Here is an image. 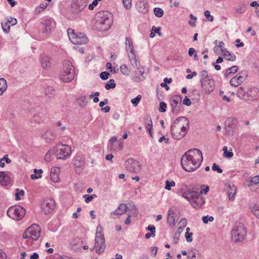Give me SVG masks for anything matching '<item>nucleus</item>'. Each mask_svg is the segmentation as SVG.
<instances>
[{"instance_id": "6e6552de", "label": "nucleus", "mask_w": 259, "mask_h": 259, "mask_svg": "<svg viewBox=\"0 0 259 259\" xmlns=\"http://www.w3.org/2000/svg\"><path fill=\"white\" fill-rule=\"evenodd\" d=\"M246 235V230L242 224H236L231 231L232 239L234 242L242 241Z\"/></svg>"}, {"instance_id": "bf43d9fd", "label": "nucleus", "mask_w": 259, "mask_h": 259, "mask_svg": "<svg viewBox=\"0 0 259 259\" xmlns=\"http://www.w3.org/2000/svg\"><path fill=\"white\" fill-rule=\"evenodd\" d=\"M49 205V203L47 201H44L43 203H41V208L44 210L45 213L47 214L49 213V210H47L46 208Z\"/></svg>"}, {"instance_id": "e433bc0d", "label": "nucleus", "mask_w": 259, "mask_h": 259, "mask_svg": "<svg viewBox=\"0 0 259 259\" xmlns=\"http://www.w3.org/2000/svg\"><path fill=\"white\" fill-rule=\"evenodd\" d=\"M224 151V156L226 157L231 158L233 156V153L232 152L228 151V147L227 146H224L223 148Z\"/></svg>"}, {"instance_id": "f8f14e48", "label": "nucleus", "mask_w": 259, "mask_h": 259, "mask_svg": "<svg viewBox=\"0 0 259 259\" xmlns=\"http://www.w3.org/2000/svg\"><path fill=\"white\" fill-rule=\"evenodd\" d=\"M182 100V98L179 95H176L171 98L170 105L171 111L174 114H178L181 111Z\"/></svg>"}, {"instance_id": "f3484780", "label": "nucleus", "mask_w": 259, "mask_h": 259, "mask_svg": "<svg viewBox=\"0 0 259 259\" xmlns=\"http://www.w3.org/2000/svg\"><path fill=\"white\" fill-rule=\"evenodd\" d=\"M243 72H239L236 76L233 77L230 81L232 86L237 87L241 84L245 79V77L242 75Z\"/></svg>"}, {"instance_id": "6e6d98bb", "label": "nucleus", "mask_w": 259, "mask_h": 259, "mask_svg": "<svg viewBox=\"0 0 259 259\" xmlns=\"http://www.w3.org/2000/svg\"><path fill=\"white\" fill-rule=\"evenodd\" d=\"M49 62V59L48 57L43 58L41 60V65L42 68H47L48 67V62Z\"/></svg>"}, {"instance_id": "423d86ee", "label": "nucleus", "mask_w": 259, "mask_h": 259, "mask_svg": "<svg viewBox=\"0 0 259 259\" xmlns=\"http://www.w3.org/2000/svg\"><path fill=\"white\" fill-rule=\"evenodd\" d=\"M73 66L69 60L63 62V68L60 74V79L65 82L71 81L74 77V71L72 68Z\"/></svg>"}, {"instance_id": "473e14b6", "label": "nucleus", "mask_w": 259, "mask_h": 259, "mask_svg": "<svg viewBox=\"0 0 259 259\" xmlns=\"http://www.w3.org/2000/svg\"><path fill=\"white\" fill-rule=\"evenodd\" d=\"M251 211L256 218L259 219V204H255L251 208Z\"/></svg>"}, {"instance_id": "13d9d810", "label": "nucleus", "mask_w": 259, "mask_h": 259, "mask_svg": "<svg viewBox=\"0 0 259 259\" xmlns=\"http://www.w3.org/2000/svg\"><path fill=\"white\" fill-rule=\"evenodd\" d=\"M212 169L213 170H216L219 173H222L223 172V170L215 163L213 164Z\"/></svg>"}, {"instance_id": "69168bd1", "label": "nucleus", "mask_w": 259, "mask_h": 259, "mask_svg": "<svg viewBox=\"0 0 259 259\" xmlns=\"http://www.w3.org/2000/svg\"><path fill=\"white\" fill-rule=\"evenodd\" d=\"M17 19L11 17L8 20V23H11L12 25H15L17 23Z\"/></svg>"}, {"instance_id": "4468645a", "label": "nucleus", "mask_w": 259, "mask_h": 259, "mask_svg": "<svg viewBox=\"0 0 259 259\" xmlns=\"http://www.w3.org/2000/svg\"><path fill=\"white\" fill-rule=\"evenodd\" d=\"M126 169L131 172L137 173L140 170L139 162L133 159H128L125 162Z\"/></svg>"}, {"instance_id": "0eeeda50", "label": "nucleus", "mask_w": 259, "mask_h": 259, "mask_svg": "<svg viewBox=\"0 0 259 259\" xmlns=\"http://www.w3.org/2000/svg\"><path fill=\"white\" fill-rule=\"evenodd\" d=\"M102 227L98 226L95 237V246L91 250L95 249L97 253L100 254L104 252L106 245L104 235L101 232Z\"/></svg>"}, {"instance_id": "9d476101", "label": "nucleus", "mask_w": 259, "mask_h": 259, "mask_svg": "<svg viewBox=\"0 0 259 259\" xmlns=\"http://www.w3.org/2000/svg\"><path fill=\"white\" fill-rule=\"evenodd\" d=\"M40 228L39 226L33 224L28 227L23 234V238L24 239H31L36 241L40 237Z\"/></svg>"}, {"instance_id": "a18cd8bd", "label": "nucleus", "mask_w": 259, "mask_h": 259, "mask_svg": "<svg viewBox=\"0 0 259 259\" xmlns=\"http://www.w3.org/2000/svg\"><path fill=\"white\" fill-rule=\"evenodd\" d=\"M17 192L15 193V199L16 200H20V196H23L24 195V191L23 190H19L18 189H16Z\"/></svg>"}, {"instance_id": "7c9ffc66", "label": "nucleus", "mask_w": 259, "mask_h": 259, "mask_svg": "<svg viewBox=\"0 0 259 259\" xmlns=\"http://www.w3.org/2000/svg\"><path fill=\"white\" fill-rule=\"evenodd\" d=\"M48 6V4L46 3H43L39 5V6L36 7L35 10V14H39L42 10L45 9L47 6Z\"/></svg>"}, {"instance_id": "4d7b16f0", "label": "nucleus", "mask_w": 259, "mask_h": 259, "mask_svg": "<svg viewBox=\"0 0 259 259\" xmlns=\"http://www.w3.org/2000/svg\"><path fill=\"white\" fill-rule=\"evenodd\" d=\"M225 44L223 41H219L218 45H217L218 48H220L221 49V52L223 53L224 51L226 50L227 49L224 48ZM217 48V47H215L214 48V49H215Z\"/></svg>"}, {"instance_id": "4c0bfd02", "label": "nucleus", "mask_w": 259, "mask_h": 259, "mask_svg": "<svg viewBox=\"0 0 259 259\" xmlns=\"http://www.w3.org/2000/svg\"><path fill=\"white\" fill-rule=\"evenodd\" d=\"M141 99L142 96L140 95H139L136 98L132 99L131 102L135 107H136L139 103Z\"/></svg>"}, {"instance_id": "393cba45", "label": "nucleus", "mask_w": 259, "mask_h": 259, "mask_svg": "<svg viewBox=\"0 0 259 259\" xmlns=\"http://www.w3.org/2000/svg\"><path fill=\"white\" fill-rule=\"evenodd\" d=\"M125 45L126 50L127 53L133 52V51H135L132 40V38L130 37H126L125 38Z\"/></svg>"}, {"instance_id": "0e129e2a", "label": "nucleus", "mask_w": 259, "mask_h": 259, "mask_svg": "<svg viewBox=\"0 0 259 259\" xmlns=\"http://www.w3.org/2000/svg\"><path fill=\"white\" fill-rule=\"evenodd\" d=\"M183 104L186 105V106H190L191 104V102L190 100V99L187 97V96H186L183 101Z\"/></svg>"}, {"instance_id": "412c9836", "label": "nucleus", "mask_w": 259, "mask_h": 259, "mask_svg": "<svg viewBox=\"0 0 259 259\" xmlns=\"http://www.w3.org/2000/svg\"><path fill=\"white\" fill-rule=\"evenodd\" d=\"M127 209V205L124 203H121L115 210L111 212L110 215L111 216L113 215H120L125 213Z\"/></svg>"}, {"instance_id": "ea45409f", "label": "nucleus", "mask_w": 259, "mask_h": 259, "mask_svg": "<svg viewBox=\"0 0 259 259\" xmlns=\"http://www.w3.org/2000/svg\"><path fill=\"white\" fill-rule=\"evenodd\" d=\"M176 185L175 182L174 181H169L168 180L165 182V189L167 190L171 189V187H174Z\"/></svg>"}, {"instance_id": "dca6fc26", "label": "nucleus", "mask_w": 259, "mask_h": 259, "mask_svg": "<svg viewBox=\"0 0 259 259\" xmlns=\"http://www.w3.org/2000/svg\"><path fill=\"white\" fill-rule=\"evenodd\" d=\"M178 215L176 214V209L175 208H170L167 213V222L168 225L174 226L178 220Z\"/></svg>"}, {"instance_id": "aec40b11", "label": "nucleus", "mask_w": 259, "mask_h": 259, "mask_svg": "<svg viewBox=\"0 0 259 259\" xmlns=\"http://www.w3.org/2000/svg\"><path fill=\"white\" fill-rule=\"evenodd\" d=\"M145 127L151 137H152V130L153 128L152 121L149 114H147L144 117Z\"/></svg>"}, {"instance_id": "c9c22d12", "label": "nucleus", "mask_w": 259, "mask_h": 259, "mask_svg": "<svg viewBox=\"0 0 259 259\" xmlns=\"http://www.w3.org/2000/svg\"><path fill=\"white\" fill-rule=\"evenodd\" d=\"M200 76L201 77L200 82H201L202 80H205L206 79L210 78V77L208 76L207 72L206 70H202V71H201Z\"/></svg>"}, {"instance_id": "49530a36", "label": "nucleus", "mask_w": 259, "mask_h": 259, "mask_svg": "<svg viewBox=\"0 0 259 259\" xmlns=\"http://www.w3.org/2000/svg\"><path fill=\"white\" fill-rule=\"evenodd\" d=\"M129 205L130 206V208H129L128 210H131L133 212V214L132 215H134L136 216L137 214V209L136 205L133 203H129Z\"/></svg>"}, {"instance_id": "c03bdc74", "label": "nucleus", "mask_w": 259, "mask_h": 259, "mask_svg": "<svg viewBox=\"0 0 259 259\" xmlns=\"http://www.w3.org/2000/svg\"><path fill=\"white\" fill-rule=\"evenodd\" d=\"M127 54L130 61L139 58L138 56L136 55V51H133V52H128Z\"/></svg>"}, {"instance_id": "5701e85b", "label": "nucleus", "mask_w": 259, "mask_h": 259, "mask_svg": "<svg viewBox=\"0 0 259 259\" xmlns=\"http://www.w3.org/2000/svg\"><path fill=\"white\" fill-rule=\"evenodd\" d=\"M237 96L240 99L248 101L249 100L248 94H247V92H246L244 89L242 87H240L237 92Z\"/></svg>"}, {"instance_id": "774afa93", "label": "nucleus", "mask_w": 259, "mask_h": 259, "mask_svg": "<svg viewBox=\"0 0 259 259\" xmlns=\"http://www.w3.org/2000/svg\"><path fill=\"white\" fill-rule=\"evenodd\" d=\"M147 230L148 231H150L151 233H155V228L154 226V225H150L148 226V227L147 228Z\"/></svg>"}, {"instance_id": "2f4dec72", "label": "nucleus", "mask_w": 259, "mask_h": 259, "mask_svg": "<svg viewBox=\"0 0 259 259\" xmlns=\"http://www.w3.org/2000/svg\"><path fill=\"white\" fill-rule=\"evenodd\" d=\"M116 87V83L113 79H110L105 85V89L109 90L111 89H114Z\"/></svg>"}, {"instance_id": "de8ad7c7", "label": "nucleus", "mask_w": 259, "mask_h": 259, "mask_svg": "<svg viewBox=\"0 0 259 259\" xmlns=\"http://www.w3.org/2000/svg\"><path fill=\"white\" fill-rule=\"evenodd\" d=\"M202 221L204 224H207L208 222H212L214 220L213 217L208 215L203 216L202 218Z\"/></svg>"}, {"instance_id": "a211bd4d", "label": "nucleus", "mask_w": 259, "mask_h": 259, "mask_svg": "<svg viewBox=\"0 0 259 259\" xmlns=\"http://www.w3.org/2000/svg\"><path fill=\"white\" fill-rule=\"evenodd\" d=\"M226 189L227 192L229 200L233 201L235 199L237 188L234 184L228 183L226 184Z\"/></svg>"}, {"instance_id": "338daca9", "label": "nucleus", "mask_w": 259, "mask_h": 259, "mask_svg": "<svg viewBox=\"0 0 259 259\" xmlns=\"http://www.w3.org/2000/svg\"><path fill=\"white\" fill-rule=\"evenodd\" d=\"M56 206V203L53 199H50V210L54 209Z\"/></svg>"}, {"instance_id": "864d4df0", "label": "nucleus", "mask_w": 259, "mask_h": 259, "mask_svg": "<svg viewBox=\"0 0 259 259\" xmlns=\"http://www.w3.org/2000/svg\"><path fill=\"white\" fill-rule=\"evenodd\" d=\"M187 221L185 218L182 219L179 223V225H180V229L184 228L187 225Z\"/></svg>"}, {"instance_id": "bb28decb", "label": "nucleus", "mask_w": 259, "mask_h": 259, "mask_svg": "<svg viewBox=\"0 0 259 259\" xmlns=\"http://www.w3.org/2000/svg\"><path fill=\"white\" fill-rule=\"evenodd\" d=\"M238 70V67L237 66H233L226 70L225 73V76L227 78L231 74H234L236 73Z\"/></svg>"}, {"instance_id": "c85d7f7f", "label": "nucleus", "mask_w": 259, "mask_h": 259, "mask_svg": "<svg viewBox=\"0 0 259 259\" xmlns=\"http://www.w3.org/2000/svg\"><path fill=\"white\" fill-rule=\"evenodd\" d=\"M74 163L76 167H81L84 165V160L82 157L77 156L74 158Z\"/></svg>"}, {"instance_id": "8fccbe9b", "label": "nucleus", "mask_w": 259, "mask_h": 259, "mask_svg": "<svg viewBox=\"0 0 259 259\" xmlns=\"http://www.w3.org/2000/svg\"><path fill=\"white\" fill-rule=\"evenodd\" d=\"M167 107L166 104L164 102H161L159 104V111L160 112H164L166 111V108Z\"/></svg>"}, {"instance_id": "f704fd0d", "label": "nucleus", "mask_w": 259, "mask_h": 259, "mask_svg": "<svg viewBox=\"0 0 259 259\" xmlns=\"http://www.w3.org/2000/svg\"><path fill=\"white\" fill-rule=\"evenodd\" d=\"M7 89V81L3 78H0V90L6 91Z\"/></svg>"}, {"instance_id": "7ed1b4c3", "label": "nucleus", "mask_w": 259, "mask_h": 259, "mask_svg": "<svg viewBox=\"0 0 259 259\" xmlns=\"http://www.w3.org/2000/svg\"><path fill=\"white\" fill-rule=\"evenodd\" d=\"M182 197L188 200L195 209L201 208L205 202L204 198L198 191L188 189L182 193Z\"/></svg>"}, {"instance_id": "5fc2aeb1", "label": "nucleus", "mask_w": 259, "mask_h": 259, "mask_svg": "<svg viewBox=\"0 0 259 259\" xmlns=\"http://www.w3.org/2000/svg\"><path fill=\"white\" fill-rule=\"evenodd\" d=\"M204 15L208 21L212 22L213 20V17L210 14V12L206 10L204 12Z\"/></svg>"}, {"instance_id": "72a5a7b5", "label": "nucleus", "mask_w": 259, "mask_h": 259, "mask_svg": "<svg viewBox=\"0 0 259 259\" xmlns=\"http://www.w3.org/2000/svg\"><path fill=\"white\" fill-rule=\"evenodd\" d=\"M153 11L155 15L157 17H161L163 15V11L160 8H155Z\"/></svg>"}, {"instance_id": "37998d69", "label": "nucleus", "mask_w": 259, "mask_h": 259, "mask_svg": "<svg viewBox=\"0 0 259 259\" xmlns=\"http://www.w3.org/2000/svg\"><path fill=\"white\" fill-rule=\"evenodd\" d=\"M2 27L3 30L6 33H8L10 31V26L8 24V22L2 23Z\"/></svg>"}, {"instance_id": "cd10ccee", "label": "nucleus", "mask_w": 259, "mask_h": 259, "mask_svg": "<svg viewBox=\"0 0 259 259\" xmlns=\"http://www.w3.org/2000/svg\"><path fill=\"white\" fill-rule=\"evenodd\" d=\"M144 76H140L138 71L135 72L134 74L132 76V79L135 82H140L145 79Z\"/></svg>"}, {"instance_id": "f257e3e1", "label": "nucleus", "mask_w": 259, "mask_h": 259, "mask_svg": "<svg viewBox=\"0 0 259 259\" xmlns=\"http://www.w3.org/2000/svg\"><path fill=\"white\" fill-rule=\"evenodd\" d=\"M202 160L201 151L198 149H193L187 151L182 156L181 163L185 171L191 172L199 167Z\"/></svg>"}, {"instance_id": "a878e982", "label": "nucleus", "mask_w": 259, "mask_h": 259, "mask_svg": "<svg viewBox=\"0 0 259 259\" xmlns=\"http://www.w3.org/2000/svg\"><path fill=\"white\" fill-rule=\"evenodd\" d=\"M224 58L230 61H234L236 60V56L234 54L230 53L227 50L223 52Z\"/></svg>"}, {"instance_id": "79ce46f5", "label": "nucleus", "mask_w": 259, "mask_h": 259, "mask_svg": "<svg viewBox=\"0 0 259 259\" xmlns=\"http://www.w3.org/2000/svg\"><path fill=\"white\" fill-rule=\"evenodd\" d=\"M245 11V6L244 4H241L235 9L237 13L242 14Z\"/></svg>"}, {"instance_id": "b1692460", "label": "nucleus", "mask_w": 259, "mask_h": 259, "mask_svg": "<svg viewBox=\"0 0 259 259\" xmlns=\"http://www.w3.org/2000/svg\"><path fill=\"white\" fill-rule=\"evenodd\" d=\"M0 183L3 186H7L10 183L9 177L4 171H0Z\"/></svg>"}, {"instance_id": "9b49d317", "label": "nucleus", "mask_w": 259, "mask_h": 259, "mask_svg": "<svg viewBox=\"0 0 259 259\" xmlns=\"http://www.w3.org/2000/svg\"><path fill=\"white\" fill-rule=\"evenodd\" d=\"M7 213L13 220L19 221L24 217L25 214V210L21 206H14L10 207L8 209Z\"/></svg>"}, {"instance_id": "2eb2a0df", "label": "nucleus", "mask_w": 259, "mask_h": 259, "mask_svg": "<svg viewBox=\"0 0 259 259\" xmlns=\"http://www.w3.org/2000/svg\"><path fill=\"white\" fill-rule=\"evenodd\" d=\"M201 87L205 94H209L214 89V81L211 78L200 82Z\"/></svg>"}, {"instance_id": "ddd939ff", "label": "nucleus", "mask_w": 259, "mask_h": 259, "mask_svg": "<svg viewBox=\"0 0 259 259\" xmlns=\"http://www.w3.org/2000/svg\"><path fill=\"white\" fill-rule=\"evenodd\" d=\"M89 0H74L71 6L72 12L78 14L85 8Z\"/></svg>"}, {"instance_id": "c756f323", "label": "nucleus", "mask_w": 259, "mask_h": 259, "mask_svg": "<svg viewBox=\"0 0 259 259\" xmlns=\"http://www.w3.org/2000/svg\"><path fill=\"white\" fill-rule=\"evenodd\" d=\"M120 70L121 72L124 75H129L131 72L130 70L128 68L126 65L124 64L120 65Z\"/></svg>"}, {"instance_id": "6ab92c4d", "label": "nucleus", "mask_w": 259, "mask_h": 259, "mask_svg": "<svg viewBox=\"0 0 259 259\" xmlns=\"http://www.w3.org/2000/svg\"><path fill=\"white\" fill-rule=\"evenodd\" d=\"M60 172V170L59 167H54L52 168L50 177L52 181L55 183L59 182L60 178L59 175Z\"/></svg>"}, {"instance_id": "a19ab883", "label": "nucleus", "mask_w": 259, "mask_h": 259, "mask_svg": "<svg viewBox=\"0 0 259 259\" xmlns=\"http://www.w3.org/2000/svg\"><path fill=\"white\" fill-rule=\"evenodd\" d=\"M83 197L85 198V201L86 203H89L91 201H92L94 198L97 197L96 194H93L91 195H89L88 194H85L83 196Z\"/></svg>"}, {"instance_id": "1a4fd4ad", "label": "nucleus", "mask_w": 259, "mask_h": 259, "mask_svg": "<svg viewBox=\"0 0 259 259\" xmlns=\"http://www.w3.org/2000/svg\"><path fill=\"white\" fill-rule=\"evenodd\" d=\"M67 32L69 39L74 44H85L88 41L87 36L82 33H76L74 30L71 28L68 29Z\"/></svg>"}, {"instance_id": "58836bf2", "label": "nucleus", "mask_w": 259, "mask_h": 259, "mask_svg": "<svg viewBox=\"0 0 259 259\" xmlns=\"http://www.w3.org/2000/svg\"><path fill=\"white\" fill-rule=\"evenodd\" d=\"M87 98L85 96H82L77 99V104L80 106H84L85 104V100Z\"/></svg>"}, {"instance_id": "39448f33", "label": "nucleus", "mask_w": 259, "mask_h": 259, "mask_svg": "<svg viewBox=\"0 0 259 259\" xmlns=\"http://www.w3.org/2000/svg\"><path fill=\"white\" fill-rule=\"evenodd\" d=\"M51 152L57 159L66 160L70 157L72 149L70 146L59 142L52 147Z\"/></svg>"}, {"instance_id": "f03ea898", "label": "nucleus", "mask_w": 259, "mask_h": 259, "mask_svg": "<svg viewBox=\"0 0 259 259\" xmlns=\"http://www.w3.org/2000/svg\"><path fill=\"white\" fill-rule=\"evenodd\" d=\"M112 14L108 11L98 12L95 17L96 26L101 31H105L110 28L112 23Z\"/></svg>"}, {"instance_id": "20e7f679", "label": "nucleus", "mask_w": 259, "mask_h": 259, "mask_svg": "<svg viewBox=\"0 0 259 259\" xmlns=\"http://www.w3.org/2000/svg\"><path fill=\"white\" fill-rule=\"evenodd\" d=\"M189 121L185 117H180L177 118L171 126V134L172 137L176 140L182 139V135H179L177 131L187 132L189 127Z\"/></svg>"}, {"instance_id": "3c124183", "label": "nucleus", "mask_w": 259, "mask_h": 259, "mask_svg": "<svg viewBox=\"0 0 259 259\" xmlns=\"http://www.w3.org/2000/svg\"><path fill=\"white\" fill-rule=\"evenodd\" d=\"M130 63L132 66L134 68H137L140 66L139 58L131 61Z\"/></svg>"}, {"instance_id": "680f3d73", "label": "nucleus", "mask_w": 259, "mask_h": 259, "mask_svg": "<svg viewBox=\"0 0 259 259\" xmlns=\"http://www.w3.org/2000/svg\"><path fill=\"white\" fill-rule=\"evenodd\" d=\"M192 233L186 232L185 236L186 239L187 241V242H190L192 241Z\"/></svg>"}, {"instance_id": "4be33fe9", "label": "nucleus", "mask_w": 259, "mask_h": 259, "mask_svg": "<svg viewBox=\"0 0 259 259\" xmlns=\"http://www.w3.org/2000/svg\"><path fill=\"white\" fill-rule=\"evenodd\" d=\"M249 100H253L259 97V90L256 88H253L247 91Z\"/></svg>"}, {"instance_id": "e2e57ef3", "label": "nucleus", "mask_w": 259, "mask_h": 259, "mask_svg": "<svg viewBox=\"0 0 259 259\" xmlns=\"http://www.w3.org/2000/svg\"><path fill=\"white\" fill-rule=\"evenodd\" d=\"M98 2L97 0H94L93 1L92 3L89 5V9L90 10H93L94 7L97 6Z\"/></svg>"}, {"instance_id": "09e8293b", "label": "nucleus", "mask_w": 259, "mask_h": 259, "mask_svg": "<svg viewBox=\"0 0 259 259\" xmlns=\"http://www.w3.org/2000/svg\"><path fill=\"white\" fill-rule=\"evenodd\" d=\"M124 7L127 10H129L132 7L131 0H122Z\"/></svg>"}, {"instance_id": "052dcab7", "label": "nucleus", "mask_w": 259, "mask_h": 259, "mask_svg": "<svg viewBox=\"0 0 259 259\" xmlns=\"http://www.w3.org/2000/svg\"><path fill=\"white\" fill-rule=\"evenodd\" d=\"M109 75V73L108 72L104 71L101 73L100 76L102 79L106 80L108 78Z\"/></svg>"}, {"instance_id": "603ef678", "label": "nucleus", "mask_w": 259, "mask_h": 259, "mask_svg": "<svg viewBox=\"0 0 259 259\" xmlns=\"http://www.w3.org/2000/svg\"><path fill=\"white\" fill-rule=\"evenodd\" d=\"M249 183L255 185L258 184L259 183V176H255L252 178Z\"/></svg>"}]
</instances>
